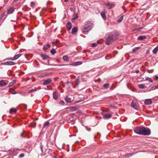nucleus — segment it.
Segmentation results:
<instances>
[{"label": "nucleus", "mask_w": 158, "mask_h": 158, "mask_svg": "<svg viewBox=\"0 0 158 158\" xmlns=\"http://www.w3.org/2000/svg\"><path fill=\"white\" fill-rule=\"evenodd\" d=\"M63 59L64 61H68L69 60V58L67 56H64L63 57Z\"/></svg>", "instance_id": "bb28decb"}, {"label": "nucleus", "mask_w": 158, "mask_h": 158, "mask_svg": "<svg viewBox=\"0 0 158 158\" xmlns=\"http://www.w3.org/2000/svg\"><path fill=\"white\" fill-rule=\"evenodd\" d=\"M65 100L67 102L71 103V100L70 98L66 97L65 98Z\"/></svg>", "instance_id": "aec40b11"}, {"label": "nucleus", "mask_w": 158, "mask_h": 158, "mask_svg": "<svg viewBox=\"0 0 158 158\" xmlns=\"http://www.w3.org/2000/svg\"><path fill=\"white\" fill-rule=\"evenodd\" d=\"M51 52L52 54L54 55L56 53V51L53 48L51 50Z\"/></svg>", "instance_id": "c85d7f7f"}, {"label": "nucleus", "mask_w": 158, "mask_h": 158, "mask_svg": "<svg viewBox=\"0 0 158 158\" xmlns=\"http://www.w3.org/2000/svg\"><path fill=\"white\" fill-rule=\"evenodd\" d=\"M71 107H67V108H66V109H71Z\"/></svg>", "instance_id": "3c124183"}, {"label": "nucleus", "mask_w": 158, "mask_h": 158, "mask_svg": "<svg viewBox=\"0 0 158 158\" xmlns=\"http://www.w3.org/2000/svg\"><path fill=\"white\" fill-rule=\"evenodd\" d=\"M119 35V34H118V33H116V35Z\"/></svg>", "instance_id": "4d7b16f0"}, {"label": "nucleus", "mask_w": 158, "mask_h": 158, "mask_svg": "<svg viewBox=\"0 0 158 158\" xmlns=\"http://www.w3.org/2000/svg\"><path fill=\"white\" fill-rule=\"evenodd\" d=\"M143 127H137L134 129V132L139 135H141Z\"/></svg>", "instance_id": "20e7f679"}, {"label": "nucleus", "mask_w": 158, "mask_h": 158, "mask_svg": "<svg viewBox=\"0 0 158 158\" xmlns=\"http://www.w3.org/2000/svg\"><path fill=\"white\" fill-rule=\"evenodd\" d=\"M51 80L50 79H47L44 81L43 82V84L44 85H47L49 84L51 82Z\"/></svg>", "instance_id": "9d476101"}, {"label": "nucleus", "mask_w": 158, "mask_h": 158, "mask_svg": "<svg viewBox=\"0 0 158 158\" xmlns=\"http://www.w3.org/2000/svg\"><path fill=\"white\" fill-rule=\"evenodd\" d=\"M156 79H158V76L156 77Z\"/></svg>", "instance_id": "864d4df0"}, {"label": "nucleus", "mask_w": 158, "mask_h": 158, "mask_svg": "<svg viewBox=\"0 0 158 158\" xmlns=\"http://www.w3.org/2000/svg\"><path fill=\"white\" fill-rule=\"evenodd\" d=\"M20 136H22V137H23V135H22V134H20Z\"/></svg>", "instance_id": "13d9d810"}, {"label": "nucleus", "mask_w": 158, "mask_h": 158, "mask_svg": "<svg viewBox=\"0 0 158 158\" xmlns=\"http://www.w3.org/2000/svg\"><path fill=\"white\" fill-rule=\"evenodd\" d=\"M6 85V83L3 80H2L0 82V86H1L2 87L4 86H5Z\"/></svg>", "instance_id": "412c9836"}, {"label": "nucleus", "mask_w": 158, "mask_h": 158, "mask_svg": "<svg viewBox=\"0 0 158 158\" xmlns=\"http://www.w3.org/2000/svg\"><path fill=\"white\" fill-rule=\"evenodd\" d=\"M139 48H140L139 47H137L135 48H133V50H132V53H134V52H135L136 51V50H138V49H139Z\"/></svg>", "instance_id": "7c9ffc66"}, {"label": "nucleus", "mask_w": 158, "mask_h": 158, "mask_svg": "<svg viewBox=\"0 0 158 158\" xmlns=\"http://www.w3.org/2000/svg\"><path fill=\"white\" fill-rule=\"evenodd\" d=\"M141 135H148L151 134L150 130L147 127H143Z\"/></svg>", "instance_id": "7ed1b4c3"}, {"label": "nucleus", "mask_w": 158, "mask_h": 158, "mask_svg": "<svg viewBox=\"0 0 158 158\" xmlns=\"http://www.w3.org/2000/svg\"><path fill=\"white\" fill-rule=\"evenodd\" d=\"M139 87L140 89H143L145 88L146 86L143 84H140L139 85Z\"/></svg>", "instance_id": "5701e85b"}, {"label": "nucleus", "mask_w": 158, "mask_h": 158, "mask_svg": "<svg viewBox=\"0 0 158 158\" xmlns=\"http://www.w3.org/2000/svg\"><path fill=\"white\" fill-rule=\"evenodd\" d=\"M101 15L103 19L105 20L106 19V16L105 13L104 11H102L101 13Z\"/></svg>", "instance_id": "6ab92c4d"}, {"label": "nucleus", "mask_w": 158, "mask_h": 158, "mask_svg": "<svg viewBox=\"0 0 158 158\" xmlns=\"http://www.w3.org/2000/svg\"><path fill=\"white\" fill-rule=\"evenodd\" d=\"M49 124V123L48 121H46L44 123V128H47Z\"/></svg>", "instance_id": "a211bd4d"}, {"label": "nucleus", "mask_w": 158, "mask_h": 158, "mask_svg": "<svg viewBox=\"0 0 158 158\" xmlns=\"http://www.w3.org/2000/svg\"><path fill=\"white\" fill-rule=\"evenodd\" d=\"M123 19V16H122L118 20H122Z\"/></svg>", "instance_id": "c03bdc74"}, {"label": "nucleus", "mask_w": 158, "mask_h": 158, "mask_svg": "<svg viewBox=\"0 0 158 158\" xmlns=\"http://www.w3.org/2000/svg\"><path fill=\"white\" fill-rule=\"evenodd\" d=\"M158 51V47L157 46L153 49V50H152V52L154 54H156L157 53Z\"/></svg>", "instance_id": "4be33fe9"}, {"label": "nucleus", "mask_w": 158, "mask_h": 158, "mask_svg": "<svg viewBox=\"0 0 158 158\" xmlns=\"http://www.w3.org/2000/svg\"><path fill=\"white\" fill-rule=\"evenodd\" d=\"M145 104L146 105H149L152 103V100L151 99H146L144 102Z\"/></svg>", "instance_id": "9b49d317"}, {"label": "nucleus", "mask_w": 158, "mask_h": 158, "mask_svg": "<svg viewBox=\"0 0 158 158\" xmlns=\"http://www.w3.org/2000/svg\"><path fill=\"white\" fill-rule=\"evenodd\" d=\"M59 104H60L62 105H64L65 104L63 100L60 101L59 102Z\"/></svg>", "instance_id": "72a5a7b5"}, {"label": "nucleus", "mask_w": 158, "mask_h": 158, "mask_svg": "<svg viewBox=\"0 0 158 158\" xmlns=\"http://www.w3.org/2000/svg\"><path fill=\"white\" fill-rule=\"evenodd\" d=\"M71 109H73L74 110H76L77 108L75 107H71Z\"/></svg>", "instance_id": "a19ab883"}, {"label": "nucleus", "mask_w": 158, "mask_h": 158, "mask_svg": "<svg viewBox=\"0 0 158 158\" xmlns=\"http://www.w3.org/2000/svg\"><path fill=\"white\" fill-rule=\"evenodd\" d=\"M44 23V21H42V23Z\"/></svg>", "instance_id": "052dcab7"}, {"label": "nucleus", "mask_w": 158, "mask_h": 158, "mask_svg": "<svg viewBox=\"0 0 158 158\" xmlns=\"http://www.w3.org/2000/svg\"><path fill=\"white\" fill-rule=\"evenodd\" d=\"M19 0H14V2H17L18 1H19Z\"/></svg>", "instance_id": "5fc2aeb1"}, {"label": "nucleus", "mask_w": 158, "mask_h": 158, "mask_svg": "<svg viewBox=\"0 0 158 158\" xmlns=\"http://www.w3.org/2000/svg\"><path fill=\"white\" fill-rule=\"evenodd\" d=\"M68 0H64V1L65 2H67V1H68Z\"/></svg>", "instance_id": "603ef678"}, {"label": "nucleus", "mask_w": 158, "mask_h": 158, "mask_svg": "<svg viewBox=\"0 0 158 158\" xmlns=\"http://www.w3.org/2000/svg\"><path fill=\"white\" fill-rule=\"evenodd\" d=\"M146 38V37L145 36H139L138 37L137 40H145Z\"/></svg>", "instance_id": "f3484780"}, {"label": "nucleus", "mask_w": 158, "mask_h": 158, "mask_svg": "<svg viewBox=\"0 0 158 158\" xmlns=\"http://www.w3.org/2000/svg\"><path fill=\"white\" fill-rule=\"evenodd\" d=\"M15 80H13L11 82H10L9 84V86H12L14 84H15Z\"/></svg>", "instance_id": "b1692460"}, {"label": "nucleus", "mask_w": 158, "mask_h": 158, "mask_svg": "<svg viewBox=\"0 0 158 158\" xmlns=\"http://www.w3.org/2000/svg\"><path fill=\"white\" fill-rule=\"evenodd\" d=\"M109 84H105L103 85V87L105 89H107L109 87Z\"/></svg>", "instance_id": "c756f323"}, {"label": "nucleus", "mask_w": 158, "mask_h": 158, "mask_svg": "<svg viewBox=\"0 0 158 158\" xmlns=\"http://www.w3.org/2000/svg\"><path fill=\"white\" fill-rule=\"evenodd\" d=\"M82 64V62L81 61H77L76 62H73L72 64H69L73 66H76L81 65Z\"/></svg>", "instance_id": "6e6552de"}, {"label": "nucleus", "mask_w": 158, "mask_h": 158, "mask_svg": "<svg viewBox=\"0 0 158 158\" xmlns=\"http://www.w3.org/2000/svg\"><path fill=\"white\" fill-rule=\"evenodd\" d=\"M24 156V154L23 153H21L19 156V157L20 158H22Z\"/></svg>", "instance_id": "4c0bfd02"}, {"label": "nucleus", "mask_w": 158, "mask_h": 158, "mask_svg": "<svg viewBox=\"0 0 158 158\" xmlns=\"http://www.w3.org/2000/svg\"><path fill=\"white\" fill-rule=\"evenodd\" d=\"M42 145H40V148L41 149V150L42 151Z\"/></svg>", "instance_id": "09e8293b"}, {"label": "nucleus", "mask_w": 158, "mask_h": 158, "mask_svg": "<svg viewBox=\"0 0 158 158\" xmlns=\"http://www.w3.org/2000/svg\"><path fill=\"white\" fill-rule=\"evenodd\" d=\"M16 112V110L14 108H11L10 109V113L11 114L13 113H15Z\"/></svg>", "instance_id": "393cba45"}, {"label": "nucleus", "mask_w": 158, "mask_h": 158, "mask_svg": "<svg viewBox=\"0 0 158 158\" xmlns=\"http://www.w3.org/2000/svg\"><path fill=\"white\" fill-rule=\"evenodd\" d=\"M78 18L77 15L76 14L73 15V17L72 19L71 20H75Z\"/></svg>", "instance_id": "cd10ccee"}, {"label": "nucleus", "mask_w": 158, "mask_h": 158, "mask_svg": "<svg viewBox=\"0 0 158 158\" xmlns=\"http://www.w3.org/2000/svg\"><path fill=\"white\" fill-rule=\"evenodd\" d=\"M113 41V35L111 33H110L108 37L106 38V44L109 45Z\"/></svg>", "instance_id": "f03ea898"}, {"label": "nucleus", "mask_w": 158, "mask_h": 158, "mask_svg": "<svg viewBox=\"0 0 158 158\" xmlns=\"http://www.w3.org/2000/svg\"><path fill=\"white\" fill-rule=\"evenodd\" d=\"M142 27H139L137 29H136V30H140L142 29Z\"/></svg>", "instance_id": "49530a36"}, {"label": "nucleus", "mask_w": 158, "mask_h": 158, "mask_svg": "<svg viewBox=\"0 0 158 158\" xmlns=\"http://www.w3.org/2000/svg\"><path fill=\"white\" fill-rule=\"evenodd\" d=\"M56 42H57L56 41H53L52 42V43L54 44H56Z\"/></svg>", "instance_id": "a18cd8bd"}, {"label": "nucleus", "mask_w": 158, "mask_h": 158, "mask_svg": "<svg viewBox=\"0 0 158 158\" xmlns=\"http://www.w3.org/2000/svg\"><path fill=\"white\" fill-rule=\"evenodd\" d=\"M121 21H122V20H117V22L119 23L121 22Z\"/></svg>", "instance_id": "8fccbe9b"}, {"label": "nucleus", "mask_w": 158, "mask_h": 158, "mask_svg": "<svg viewBox=\"0 0 158 158\" xmlns=\"http://www.w3.org/2000/svg\"><path fill=\"white\" fill-rule=\"evenodd\" d=\"M147 80L149 81V82H152L153 81V80L151 78H148V79H147Z\"/></svg>", "instance_id": "c9c22d12"}, {"label": "nucleus", "mask_w": 158, "mask_h": 158, "mask_svg": "<svg viewBox=\"0 0 158 158\" xmlns=\"http://www.w3.org/2000/svg\"><path fill=\"white\" fill-rule=\"evenodd\" d=\"M40 56L44 60H48L49 58V57L48 56L43 54H41Z\"/></svg>", "instance_id": "0eeeda50"}, {"label": "nucleus", "mask_w": 158, "mask_h": 158, "mask_svg": "<svg viewBox=\"0 0 158 158\" xmlns=\"http://www.w3.org/2000/svg\"><path fill=\"white\" fill-rule=\"evenodd\" d=\"M106 6L108 8V9H110L114 6V5L113 4L110 3H107L105 4Z\"/></svg>", "instance_id": "423d86ee"}, {"label": "nucleus", "mask_w": 158, "mask_h": 158, "mask_svg": "<svg viewBox=\"0 0 158 158\" xmlns=\"http://www.w3.org/2000/svg\"><path fill=\"white\" fill-rule=\"evenodd\" d=\"M36 90H37L36 89H32L30 90L28 92L29 93H33L34 92H35V91H36Z\"/></svg>", "instance_id": "473e14b6"}, {"label": "nucleus", "mask_w": 158, "mask_h": 158, "mask_svg": "<svg viewBox=\"0 0 158 158\" xmlns=\"http://www.w3.org/2000/svg\"><path fill=\"white\" fill-rule=\"evenodd\" d=\"M97 43H94L92 44V46L93 47H95L97 45Z\"/></svg>", "instance_id": "e433bc0d"}, {"label": "nucleus", "mask_w": 158, "mask_h": 158, "mask_svg": "<svg viewBox=\"0 0 158 158\" xmlns=\"http://www.w3.org/2000/svg\"><path fill=\"white\" fill-rule=\"evenodd\" d=\"M134 154V153H130L127 154L128 157L132 156Z\"/></svg>", "instance_id": "ea45409f"}, {"label": "nucleus", "mask_w": 158, "mask_h": 158, "mask_svg": "<svg viewBox=\"0 0 158 158\" xmlns=\"http://www.w3.org/2000/svg\"><path fill=\"white\" fill-rule=\"evenodd\" d=\"M54 158H57L56 156H55L54 157Z\"/></svg>", "instance_id": "bf43d9fd"}, {"label": "nucleus", "mask_w": 158, "mask_h": 158, "mask_svg": "<svg viewBox=\"0 0 158 158\" xmlns=\"http://www.w3.org/2000/svg\"><path fill=\"white\" fill-rule=\"evenodd\" d=\"M11 93L13 94H15L16 93V92L15 91L13 90L11 92Z\"/></svg>", "instance_id": "58836bf2"}, {"label": "nucleus", "mask_w": 158, "mask_h": 158, "mask_svg": "<svg viewBox=\"0 0 158 158\" xmlns=\"http://www.w3.org/2000/svg\"><path fill=\"white\" fill-rule=\"evenodd\" d=\"M119 35V34H118V33H116V35Z\"/></svg>", "instance_id": "6e6d98bb"}, {"label": "nucleus", "mask_w": 158, "mask_h": 158, "mask_svg": "<svg viewBox=\"0 0 158 158\" xmlns=\"http://www.w3.org/2000/svg\"><path fill=\"white\" fill-rule=\"evenodd\" d=\"M129 158V157H128V155L127 154V155L124 156L122 158Z\"/></svg>", "instance_id": "37998d69"}, {"label": "nucleus", "mask_w": 158, "mask_h": 158, "mask_svg": "<svg viewBox=\"0 0 158 158\" xmlns=\"http://www.w3.org/2000/svg\"><path fill=\"white\" fill-rule=\"evenodd\" d=\"M139 70H136V71H135V72L136 73H139Z\"/></svg>", "instance_id": "de8ad7c7"}, {"label": "nucleus", "mask_w": 158, "mask_h": 158, "mask_svg": "<svg viewBox=\"0 0 158 158\" xmlns=\"http://www.w3.org/2000/svg\"><path fill=\"white\" fill-rule=\"evenodd\" d=\"M21 54H19L17 55H16L15 56V58L16 59H17L18 58L21 56Z\"/></svg>", "instance_id": "2f4dec72"}, {"label": "nucleus", "mask_w": 158, "mask_h": 158, "mask_svg": "<svg viewBox=\"0 0 158 158\" xmlns=\"http://www.w3.org/2000/svg\"><path fill=\"white\" fill-rule=\"evenodd\" d=\"M4 64L6 65H14L15 63L12 61H7L4 63Z\"/></svg>", "instance_id": "2eb2a0df"}, {"label": "nucleus", "mask_w": 158, "mask_h": 158, "mask_svg": "<svg viewBox=\"0 0 158 158\" xmlns=\"http://www.w3.org/2000/svg\"><path fill=\"white\" fill-rule=\"evenodd\" d=\"M131 106L132 108L135 110H137L138 109V106L136 103L135 102L132 101L131 102Z\"/></svg>", "instance_id": "39448f33"}, {"label": "nucleus", "mask_w": 158, "mask_h": 158, "mask_svg": "<svg viewBox=\"0 0 158 158\" xmlns=\"http://www.w3.org/2000/svg\"><path fill=\"white\" fill-rule=\"evenodd\" d=\"M94 158H97V157H95Z\"/></svg>", "instance_id": "680f3d73"}, {"label": "nucleus", "mask_w": 158, "mask_h": 158, "mask_svg": "<svg viewBox=\"0 0 158 158\" xmlns=\"http://www.w3.org/2000/svg\"><path fill=\"white\" fill-rule=\"evenodd\" d=\"M93 24L89 21L85 22V25L82 28V32L85 34H86L93 27Z\"/></svg>", "instance_id": "f257e3e1"}, {"label": "nucleus", "mask_w": 158, "mask_h": 158, "mask_svg": "<svg viewBox=\"0 0 158 158\" xmlns=\"http://www.w3.org/2000/svg\"><path fill=\"white\" fill-rule=\"evenodd\" d=\"M58 97V94L56 92H54L53 93V98L55 100H57Z\"/></svg>", "instance_id": "4468645a"}, {"label": "nucleus", "mask_w": 158, "mask_h": 158, "mask_svg": "<svg viewBox=\"0 0 158 158\" xmlns=\"http://www.w3.org/2000/svg\"><path fill=\"white\" fill-rule=\"evenodd\" d=\"M31 6L32 7H34L35 6V3L34 2H31Z\"/></svg>", "instance_id": "f704fd0d"}, {"label": "nucleus", "mask_w": 158, "mask_h": 158, "mask_svg": "<svg viewBox=\"0 0 158 158\" xmlns=\"http://www.w3.org/2000/svg\"><path fill=\"white\" fill-rule=\"evenodd\" d=\"M15 57H14L11 58H10V60H16V59H15Z\"/></svg>", "instance_id": "79ce46f5"}, {"label": "nucleus", "mask_w": 158, "mask_h": 158, "mask_svg": "<svg viewBox=\"0 0 158 158\" xmlns=\"http://www.w3.org/2000/svg\"><path fill=\"white\" fill-rule=\"evenodd\" d=\"M104 118L105 119H108L111 117V115L110 114H105L103 115Z\"/></svg>", "instance_id": "f8f14e48"}, {"label": "nucleus", "mask_w": 158, "mask_h": 158, "mask_svg": "<svg viewBox=\"0 0 158 158\" xmlns=\"http://www.w3.org/2000/svg\"><path fill=\"white\" fill-rule=\"evenodd\" d=\"M50 46L49 45V44H47L46 45H45L44 46V50L47 49L48 48L50 47Z\"/></svg>", "instance_id": "a878e982"}, {"label": "nucleus", "mask_w": 158, "mask_h": 158, "mask_svg": "<svg viewBox=\"0 0 158 158\" xmlns=\"http://www.w3.org/2000/svg\"><path fill=\"white\" fill-rule=\"evenodd\" d=\"M77 31V28L76 27H73L72 30V33L73 34H74L75 33H76Z\"/></svg>", "instance_id": "dca6fc26"}, {"label": "nucleus", "mask_w": 158, "mask_h": 158, "mask_svg": "<svg viewBox=\"0 0 158 158\" xmlns=\"http://www.w3.org/2000/svg\"><path fill=\"white\" fill-rule=\"evenodd\" d=\"M15 10V8L14 7H11L7 11V13L8 14H10L12 13Z\"/></svg>", "instance_id": "ddd939ff"}, {"label": "nucleus", "mask_w": 158, "mask_h": 158, "mask_svg": "<svg viewBox=\"0 0 158 158\" xmlns=\"http://www.w3.org/2000/svg\"><path fill=\"white\" fill-rule=\"evenodd\" d=\"M72 27L71 23L69 21H68L66 24V27L67 30L69 31L70 30Z\"/></svg>", "instance_id": "1a4fd4ad"}]
</instances>
